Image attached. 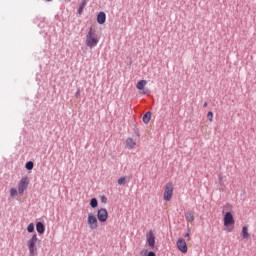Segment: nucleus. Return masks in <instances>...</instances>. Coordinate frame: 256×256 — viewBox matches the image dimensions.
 Returning <instances> with one entry per match:
<instances>
[{
    "mask_svg": "<svg viewBox=\"0 0 256 256\" xmlns=\"http://www.w3.org/2000/svg\"><path fill=\"white\" fill-rule=\"evenodd\" d=\"M99 43V38H97V32L93 30V27H90L88 34L86 35V45L93 49V47H97Z\"/></svg>",
    "mask_w": 256,
    "mask_h": 256,
    "instance_id": "1",
    "label": "nucleus"
},
{
    "mask_svg": "<svg viewBox=\"0 0 256 256\" xmlns=\"http://www.w3.org/2000/svg\"><path fill=\"white\" fill-rule=\"evenodd\" d=\"M39 241V238H37V233H34L32 235V238L28 241V249L30 256H35V253H37V246H35V243Z\"/></svg>",
    "mask_w": 256,
    "mask_h": 256,
    "instance_id": "2",
    "label": "nucleus"
},
{
    "mask_svg": "<svg viewBox=\"0 0 256 256\" xmlns=\"http://www.w3.org/2000/svg\"><path fill=\"white\" fill-rule=\"evenodd\" d=\"M27 187H29V177H22L18 184V193L19 195H23L25 193Z\"/></svg>",
    "mask_w": 256,
    "mask_h": 256,
    "instance_id": "3",
    "label": "nucleus"
},
{
    "mask_svg": "<svg viewBox=\"0 0 256 256\" xmlns=\"http://www.w3.org/2000/svg\"><path fill=\"white\" fill-rule=\"evenodd\" d=\"M173 199V183L169 182L165 185L164 201H170Z\"/></svg>",
    "mask_w": 256,
    "mask_h": 256,
    "instance_id": "4",
    "label": "nucleus"
},
{
    "mask_svg": "<svg viewBox=\"0 0 256 256\" xmlns=\"http://www.w3.org/2000/svg\"><path fill=\"white\" fill-rule=\"evenodd\" d=\"M97 219L100 223H105L109 219V212H107V209L105 208L98 209Z\"/></svg>",
    "mask_w": 256,
    "mask_h": 256,
    "instance_id": "5",
    "label": "nucleus"
},
{
    "mask_svg": "<svg viewBox=\"0 0 256 256\" xmlns=\"http://www.w3.org/2000/svg\"><path fill=\"white\" fill-rule=\"evenodd\" d=\"M97 216L93 215L92 213L88 214L87 223L90 229H97L99 227V222L97 221Z\"/></svg>",
    "mask_w": 256,
    "mask_h": 256,
    "instance_id": "6",
    "label": "nucleus"
},
{
    "mask_svg": "<svg viewBox=\"0 0 256 256\" xmlns=\"http://www.w3.org/2000/svg\"><path fill=\"white\" fill-rule=\"evenodd\" d=\"M146 243L150 249H155V234L151 230L146 234Z\"/></svg>",
    "mask_w": 256,
    "mask_h": 256,
    "instance_id": "7",
    "label": "nucleus"
},
{
    "mask_svg": "<svg viewBox=\"0 0 256 256\" xmlns=\"http://www.w3.org/2000/svg\"><path fill=\"white\" fill-rule=\"evenodd\" d=\"M231 225H235V218H233V214L231 212H226L224 215V226L231 227Z\"/></svg>",
    "mask_w": 256,
    "mask_h": 256,
    "instance_id": "8",
    "label": "nucleus"
},
{
    "mask_svg": "<svg viewBox=\"0 0 256 256\" xmlns=\"http://www.w3.org/2000/svg\"><path fill=\"white\" fill-rule=\"evenodd\" d=\"M177 249L181 251V253H187V242L183 238H179L177 241Z\"/></svg>",
    "mask_w": 256,
    "mask_h": 256,
    "instance_id": "9",
    "label": "nucleus"
},
{
    "mask_svg": "<svg viewBox=\"0 0 256 256\" xmlns=\"http://www.w3.org/2000/svg\"><path fill=\"white\" fill-rule=\"evenodd\" d=\"M96 21L99 25H104V23L107 21V14H105V12H99L97 14Z\"/></svg>",
    "mask_w": 256,
    "mask_h": 256,
    "instance_id": "10",
    "label": "nucleus"
},
{
    "mask_svg": "<svg viewBox=\"0 0 256 256\" xmlns=\"http://www.w3.org/2000/svg\"><path fill=\"white\" fill-rule=\"evenodd\" d=\"M36 231L39 235H43V233H45V224L41 221L37 222Z\"/></svg>",
    "mask_w": 256,
    "mask_h": 256,
    "instance_id": "11",
    "label": "nucleus"
},
{
    "mask_svg": "<svg viewBox=\"0 0 256 256\" xmlns=\"http://www.w3.org/2000/svg\"><path fill=\"white\" fill-rule=\"evenodd\" d=\"M151 111H147L146 113L143 114V117H142V121L143 123H145V125H147L149 123V121H151Z\"/></svg>",
    "mask_w": 256,
    "mask_h": 256,
    "instance_id": "12",
    "label": "nucleus"
},
{
    "mask_svg": "<svg viewBox=\"0 0 256 256\" xmlns=\"http://www.w3.org/2000/svg\"><path fill=\"white\" fill-rule=\"evenodd\" d=\"M145 85H147V80H140L136 84V89L143 91V89H145Z\"/></svg>",
    "mask_w": 256,
    "mask_h": 256,
    "instance_id": "13",
    "label": "nucleus"
},
{
    "mask_svg": "<svg viewBox=\"0 0 256 256\" xmlns=\"http://www.w3.org/2000/svg\"><path fill=\"white\" fill-rule=\"evenodd\" d=\"M243 239H249L250 234H249V228L247 226L242 227V233H241Z\"/></svg>",
    "mask_w": 256,
    "mask_h": 256,
    "instance_id": "14",
    "label": "nucleus"
},
{
    "mask_svg": "<svg viewBox=\"0 0 256 256\" xmlns=\"http://www.w3.org/2000/svg\"><path fill=\"white\" fill-rule=\"evenodd\" d=\"M135 145L136 143H135V140H133V138H128L126 140V147H128V149H133Z\"/></svg>",
    "mask_w": 256,
    "mask_h": 256,
    "instance_id": "15",
    "label": "nucleus"
},
{
    "mask_svg": "<svg viewBox=\"0 0 256 256\" xmlns=\"http://www.w3.org/2000/svg\"><path fill=\"white\" fill-rule=\"evenodd\" d=\"M87 7V0H83L78 8V15H83V10Z\"/></svg>",
    "mask_w": 256,
    "mask_h": 256,
    "instance_id": "16",
    "label": "nucleus"
},
{
    "mask_svg": "<svg viewBox=\"0 0 256 256\" xmlns=\"http://www.w3.org/2000/svg\"><path fill=\"white\" fill-rule=\"evenodd\" d=\"M90 207H92V209H97V207H99V201L97 198H91Z\"/></svg>",
    "mask_w": 256,
    "mask_h": 256,
    "instance_id": "17",
    "label": "nucleus"
},
{
    "mask_svg": "<svg viewBox=\"0 0 256 256\" xmlns=\"http://www.w3.org/2000/svg\"><path fill=\"white\" fill-rule=\"evenodd\" d=\"M186 221L188 223H193V221H195V216L193 215V212L186 213Z\"/></svg>",
    "mask_w": 256,
    "mask_h": 256,
    "instance_id": "18",
    "label": "nucleus"
},
{
    "mask_svg": "<svg viewBox=\"0 0 256 256\" xmlns=\"http://www.w3.org/2000/svg\"><path fill=\"white\" fill-rule=\"evenodd\" d=\"M33 167H35V163H33V161L26 162L25 169L27 171H33Z\"/></svg>",
    "mask_w": 256,
    "mask_h": 256,
    "instance_id": "19",
    "label": "nucleus"
},
{
    "mask_svg": "<svg viewBox=\"0 0 256 256\" xmlns=\"http://www.w3.org/2000/svg\"><path fill=\"white\" fill-rule=\"evenodd\" d=\"M27 231H28V233H34V232H35V224L30 223V224L27 226Z\"/></svg>",
    "mask_w": 256,
    "mask_h": 256,
    "instance_id": "20",
    "label": "nucleus"
},
{
    "mask_svg": "<svg viewBox=\"0 0 256 256\" xmlns=\"http://www.w3.org/2000/svg\"><path fill=\"white\" fill-rule=\"evenodd\" d=\"M127 183L126 178L125 177H120L118 179V185H125Z\"/></svg>",
    "mask_w": 256,
    "mask_h": 256,
    "instance_id": "21",
    "label": "nucleus"
},
{
    "mask_svg": "<svg viewBox=\"0 0 256 256\" xmlns=\"http://www.w3.org/2000/svg\"><path fill=\"white\" fill-rule=\"evenodd\" d=\"M207 119H208V121L213 122V112L212 111H209L207 113Z\"/></svg>",
    "mask_w": 256,
    "mask_h": 256,
    "instance_id": "22",
    "label": "nucleus"
},
{
    "mask_svg": "<svg viewBox=\"0 0 256 256\" xmlns=\"http://www.w3.org/2000/svg\"><path fill=\"white\" fill-rule=\"evenodd\" d=\"M10 195H11V197H15V195H17V190H16V188H11V189H10Z\"/></svg>",
    "mask_w": 256,
    "mask_h": 256,
    "instance_id": "23",
    "label": "nucleus"
},
{
    "mask_svg": "<svg viewBox=\"0 0 256 256\" xmlns=\"http://www.w3.org/2000/svg\"><path fill=\"white\" fill-rule=\"evenodd\" d=\"M100 201H101V203H107V196L106 195H102L100 197Z\"/></svg>",
    "mask_w": 256,
    "mask_h": 256,
    "instance_id": "24",
    "label": "nucleus"
},
{
    "mask_svg": "<svg viewBox=\"0 0 256 256\" xmlns=\"http://www.w3.org/2000/svg\"><path fill=\"white\" fill-rule=\"evenodd\" d=\"M146 256H157L154 251H149Z\"/></svg>",
    "mask_w": 256,
    "mask_h": 256,
    "instance_id": "25",
    "label": "nucleus"
},
{
    "mask_svg": "<svg viewBox=\"0 0 256 256\" xmlns=\"http://www.w3.org/2000/svg\"><path fill=\"white\" fill-rule=\"evenodd\" d=\"M79 95H81V89L78 88L75 93V97H79Z\"/></svg>",
    "mask_w": 256,
    "mask_h": 256,
    "instance_id": "26",
    "label": "nucleus"
},
{
    "mask_svg": "<svg viewBox=\"0 0 256 256\" xmlns=\"http://www.w3.org/2000/svg\"><path fill=\"white\" fill-rule=\"evenodd\" d=\"M185 237H191V229L187 230V233L185 234Z\"/></svg>",
    "mask_w": 256,
    "mask_h": 256,
    "instance_id": "27",
    "label": "nucleus"
},
{
    "mask_svg": "<svg viewBox=\"0 0 256 256\" xmlns=\"http://www.w3.org/2000/svg\"><path fill=\"white\" fill-rule=\"evenodd\" d=\"M134 133H135V135H137V137H139L140 135H139V129H134Z\"/></svg>",
    "mask_w": 256,
    "mask_h": 256,
    "instance_id": "28",
    "label": "nucleus"
},
{
    "mask_svg": "<svg viewBox=\"0 0 256 256\" xmlns=\"http://www.w3.org/2000/svg\"><path fill=\"white\" fill-rule=\"evenodd\" d=\"M147 93H149V90H148V89L143 90V94H144V95H147Z\"/></svg>",
    "mask_w": 256,
    "mask_h": 256,
    "instance_id": "29",
    "label": "nucleus"
},
{
    "mask_svg": "<svg viewBox=\"0 0 256 256\" xmlns=\"http://www.w3.org/2000/svg\"><path fill=\"white\" fill-rule=\"evenodd\" d=\"M207 105H208V103H207V102H205V103L203 104V107H204V108H206V107H207Z\"/></svg>",
    "mask_w": 256,
    "mask_h": 256,
    "instance_id": "30",
    "label": "nucleus"
},
{
    "mask_svg": "<svg viewBox=\"0 0 256 256\" xmlns=\"http://www.w3.org/2000/svg\"><path fill=\"white\" fill-rule=\"evenodd\" d=\"M51 1H53V0H46V2H51Z\"/></svg>",
    "mask_w": 256,
    "mask_h": 256,
    "instance_id": "31",
    "label": "nucleus"
}]
</instances>
